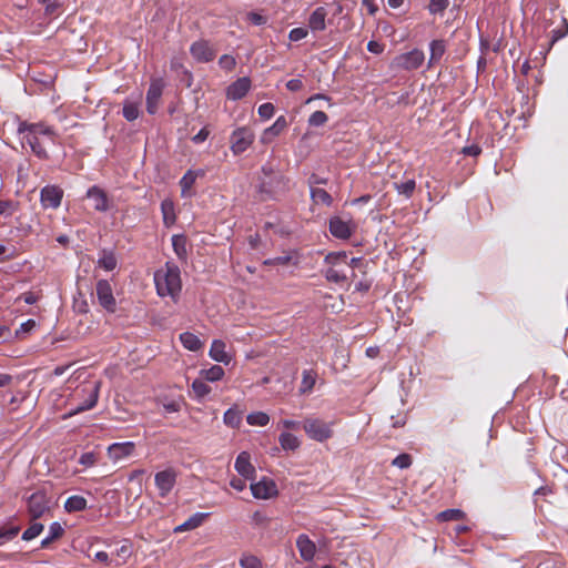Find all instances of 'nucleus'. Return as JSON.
<instances>
[{
  "mask_svg": "<svg viewBox=\"0 0 568 568\" xmlns=\"http://www.w3.org/2000/svg\"><path fill=\"white\" fill-rule=\"evenodd\" d=\"M17 132L22 148L28 145L32 154L43 161L50 158L47 146L50 144L55 145L59 140V134L53 126L44 122L19 121Z\"/></svg>",
  "mask_w": 568,
  "mask_h": 568,
  "instance_id": "1",
  "label": "nucleus"
},
{
  "mask_svg": "<svg viewBox=\"0 0 568 568\" xmlns=\"http://www.w3.org/2000/svg\"><path fill=\"white\" fill-rule=\"evenodd\" d=\"M156 292L160 296H171L175 300L182 288L180 268L171 263H166L163 270L154 274Z\"/></svg>",
  "mask_w": 568,
  "mask_h": 568,
  "instance_id": "2",
  "label": "nucleus"
},
{
  "mask_svg": "<svg viewBox=\"0 0 568 568\" xmlns=\"http://www.w3.org/2000/svg\"><path fill=\"white\" fill-rule=\"evenodd\" d=\"M334 423H326L320 418H306L303 428L306 435L316 442L323 443L333 436Z\"/></svg>",
  "mask_w": 568,
  "mask_h": 568,
  "instance_id": "3",
  "label": "nucleus"
},
{
  "mask_svg": "<svg viewBox=\"0 0 568 568\" xmlns=\"http://www.w3.org/2000/svg\"><path fill=\"white\" fill-rule=\"evenodd\" d=\"M28 514L32 520L43 517L50 511V498L43 489L34 491L27 499Z\"/></svg>",
  "mask_w": 568,
  "mask_h": 568,
  "instance_id": "4",
  "label": "nucleus"
},
{
  "mask_svg": "<svg viewBox=\"0 0 568 568\" xmlns=\"http://www.w3.org/2000/svg\"><path fill=\"white\" fill-rule=\"evenodd\" d=\"M425 60V54L419 49L398 54L394 58L392 65L396 69L412 71L418 69Z\"/></svg>",
  "mask_w": 568,
  "mask_h": 568,
  "instance_id": "5",
  "label": "nucleus"
},
{
  "mask_svg": "<svg viewBox=\"0 0 568 568\" xmlns=\"http://www.w3.org/2000/svg\"><path fill=\"white\" fill-rule=\"evenodd\" d=\"M100 384L99 383H89L82 386L81 393L84 396V400L79 404L74 409H72L69 415H77L82 412L89 410L93 408L99 399Z\"/></svg>",
  "mask_w": 568,
  "mask_h": 568,
  "instance_id": "6",
  "label": "nucleus"
},
{
  "mask_svg": "<svg viewBox=\"0 0 568 568\" xmlns=\"http://www.w3.org/2000/svg\"><path fill=\"white\" fill-rule=\"evenodd\" d=\"M254 141L251 129L243 126L236 129L231 135V150L235 155L245 152Z\"/></svg>",
  "mask_w": 568,
  "mask_h": 568,
  "instance_id": "7",
  "label": "nucleus"
},
{
  "mask_svg": "<svg viewBox=\"0 0 568 568\" xmlns=\"http://www.w3.org/2000/svg\"><path fill=\"white\" fill-rule=\"evenodd\" d=\"M95 293L99 304L109 313H114L116 301L113 296V290L108 280H99L95 286Z\"/></svg>",
  "mask_w": 568,
  "mask_h": 568,
  "instance_id": "8",
  "label": "nucleus"
},
{
  "mask_svg": "<svg viewBox=\"0 0 568 568\" xmlns=\"http://www.w3.org/2000/svg\"><path fill=\"white\" fill-rule=\"evenodd\" d=\"M193 59L200 63H207L215 59L216 51L207 40L200 39L190 47Z\"/></svg>",
  "mask_w": 568,
  "mask_h": 568,
  "instance_id": "9",
  "label": "nucleus"
},
{
  "mask_svg": "<svg viewBox=\"0 0 568 568\" xmlns=\"http://www.w3.org/2000/svg\"><path fill=\"white\" fill-rule=\"evenodd\" d=\"M63 197V190L58 185H47L40 192V201L44 209H58Z\"/></svg>",
  "mask_w": 568,
  "mask_h": 568,
  "instance_id": "10",
  "label": "nucleus"
},
{
  "mask_svg": "<svg viewBox=\"0 0 568 568\" xmlns=\"http://www.w3.org/2000/svg\"><path fill=\"white\" fill-rule=\"evenodd\" d=\"M155 486L161 497L168 496L176 483V471L173 468L161 470L154 476Z\"/></svg>",
  "mask_w": 568,
  "mask_h": 568,
  "instance_id": "11",
  "label": "nucleus"
},
{
  "mask_svg": "<svg viewBox=\"0 0 568 568\" xmlns=\"http://www.w3.org/2000/svg\"><path fill=\"white\" fill-rule=\"evenodd\" d=\"M164 83L162 79L152 80L146 92V111L155 114L163 93Z\"/></svg>",
  "mask_w": 568,
  "mask_h": 568,
  "instance_id": "12",
  "label": "nucleus"
},
{
  "mask_svg": "<svg viewBox=\"0 0 568 568\" xmlns=\"http://www.w3.org/2000/svg\"><path fill=\"white\" fill-rule=\"evenodd\" d=\"M252 494L257 499H267L277 494L276 485L273 480L263 478L251 485Z\"/></svg>",
  "mask_w": 568,
  "mask_h": 568,
  "instance_id": "13",
  "label": "nucleus"
},
{
  "mask_svg": "<svg viewBox=\"0 0 568 568\" xmlns=\"http://www.w3.org/2000/svg\"><path fill=\"white\" fill-rule=\"evenodd\" d=\"M234 467L236 471L244 477V479H254L255 477V468L251 464V455L247 452H241L236 459Z\"/></svg>",
  "mask_w": 568,
  "mask_h": 568,
  "instance_id": "14",
  "label": "nucleus"
},
{
  "mask_svg": "<svg viewBox=\"0 0 568 568\" xmlns=\"http://www.w3.org/2000/svg\"><path fill=\"white\" fill-rule=\"evenodd\" d=\"M251 89V80L246 77L240 78L231 83L226 89V97L230 100H240L244 98Z\"/></svg>",
  "mask_w": 568,
  "mask_h": 568,
  "instance_id": "15",
  "label": "nucleus"
},
{
  "mask_svg": "<svg viewBox=\"0 0 568 568\" xmlns=\"http://www.w3.org/2000/svg\"><path fill=\"white\" fill-rule=\"evenodd\" d=\"M329 232L336 239L347 240L353 234V227L339 216H333L329 220Z\"/></svg>",
  "mask_w": 568,
  "mask_h": 568,
  "instance_id": "16",
  "label": "nucleus"
},
{
  "mask_svg": "<svg viewBox=\"0 0 568 568\" xmlns=\"http://www.w3.org/2000/svg\"><path fill=\"white\" fill-rule=\"evenodd\" d=\"M87 197L93 202L94 210L99 212H105L109 210L106 193L99 186H91L87 192Z\"/></svg>",
  "mask_w": 568,
  "mask_h": 568,
  "instance_id": "17",
  "label": "nucleus"
},
{
  "mask_svg": "<svg viewBox=\"0 0 568 568\" xmlns=\"http://www.w3.org/2000/svg\"><path fill=\"white\" fill-rule=\"evenodd\" d=\"M134 448H135V445L132 442L114 443L109 446L108 454L112 460L118 462L122 458H125V457L132 455L134 452Z\"/></svg>",
  "mask_w": 568,
  "mask_h": 568,
  "instance_id": "18",
  "label": "nucleus"
},
{
  "mask_svg": "<svg viewBox=\"0 0 568 568\" xmlns=\"http://www.w3.org/2000/svg\"><path fill=\"white\" fill-rule=\"evenodd\" d=\"M318 379L317 371L307 368L302 372V381L298 387L300 395H308L313 392Z\"/></svg>",
  "mask_w": 568,
  "mask_h": 568,
  "instance_id": "19",
  "label": "nucleus"
},
{
  "mask_svg": "<svg viewBox=\"0 0 568 568\" xmlns=\"http://www.w3.org/2000/svg\"><path fill=\"white\" fill-rule=\"evenodd\" d=\"M296 547L298 549V552L301 555V557L306 560V561H310L314 558L315 556V551H316V546L315 544L308 538L307 535H300L297 540H296Z\"/></svg>",
  "mask_w": 568,
  "mask_h": 568,
  "instance_id": "20",
  "label": "nucleus"
},
{
  "mask_svg": "<svg viewBox=\"0 0 568 568\" xmlns=\"http://www.w3.org/2000/svg\"><path fill=\"white\" fill-rule=\"evenodd\" d=\"M393 187L399 195H403L405 199H410L416 190V181L414 178H408L407 172H405L400 181L393 183Z\"/></svg>",
  "mask_w": 568,
  "mask_h": 568,
  "instance_id": "21",
  "label": "nucleus"
},
{
  "mask_svg": "<svg viewBox=\"0 0 568 568\" xmlns=\"http://www.w3.org/2000/svg\"><path fill=\"white\" fill-rule=\"evenodd\" d=\"M327 11L324 7H317L308 18V27L312 31H323L326 28Z\"/></svg>",
  "mask_w": 568,
  "mask_h": 568,
  "instance_id": "22",
  "label": "nucleus"
},
{
  "mask_svg": "<svg viewBox=\"0 0 568 568\" xmlns=\"http://www.w3.org/2000/svg\"><path fill=\"white\" fill-rule=\"evenodd\" d=\"M207 517H209V514L195 513L186 521L176 526L174 528V532H184V531L193 530V529L200 527Z\"/></svg>",
  "mask_w": 568,
  "mask_h": 568,
  "instance_id": "23",
  "label": "nucleus"
},
{
  "mask_svg": "<svg viewBox=\"0 0 568 568\" xmlns=\"http://www.w3.org/2000/svg\"><path fill=\"white\" fill-rule=\"evenodd\" d=\"M210 356L214 361H216L219 363H224V364H227L231 359L229 354L225 352V343L220 339L213 341L211 348H210Z\"/></svg>",
  "mask_w": 568,
  "mask_h": 568,
  "instance_id": "24",
  "label": "nucleus"
},
{
  "mask_svg": "<svg viewBox=\"0 0 568 568\" xmlns=\"http://www.w3.org/2000/svg\"><path fill=\"white\" fill-rule=\"evenodd\" d=\"M161 212H162V216H163V224L166 227H171L176 221L175 207H174L173 201L170 199L163 200L161 203Z\"/></svg>",
  "mask_w": 568,
  "mask_h": 568,
  "instance_id": "25",
  "label": "nucleus"
},
{
  "mask_svg": "<svg viewBox=\"0 0 568 568\" xmlns=\"http://www.w3.org/2000/svg\"><path fill=\"white\" fill-rule=\"evenodd\" d=\"M187 237L184 234H175L172 236L173 251L181 261L187 258Z\"/></svg>",
  "mask_w": 568,
  "mask_h": 568,
  "instance_id": "26",
  "label": "nucleus"
},
{
  "mask_svg": "<svg viewBox=\"0 0 568 568\" xmlns=\"http://www.w3.org/2000/svg\"><path fill=\"white\" fill-rule=\"evenodd\" d=\"M430 57L428 61V65L432 67L440 61L445 51L446 44L444 40H433L429 43Z\"/></svg>",
  "mask_w": 568,
  "mask_h": 568,
  "instance_id": "27",
  "label": "nucleus"
},
{
  "mask_svg": "<svg viewBox=\"0 0 568 568\" xmlns=\"http://www.w3.org/2000/svg\"><path fill=\"white\" fill-rule=\"evenodd\" d=\"M284 130V116H278L275 123L264 130L261 141L264 144L271 143L273 139Z\"/></svg>",
  "mask_w": 568,
  "mask_h": 568,
  "instance_id": "28",
  "label": "nucleus"
},
{
  "mask_svg": "<svg viewBox=\"0 0 568 568\" xmlns=\"http://www.w3.org/2000/svg\"><path fill=\"white\" fill-rule=\"evenodd\" d=\"M311 199L316 205H325L331 206L333 204L332 195L321 187H312L311 189Z\"/></svg>",
  "mask_w": 568,
  "mask_h": 568,
  "instance_id": "29",
  "label": "nucleus"
},
{
  "mask_svg": "<svg viewBox=\"0 0 568 568\" xmlns=\"http://www.w3.org/2000/svg\"><path fill=\"white\" fill-rule=\"evenodd\" d=\"M205 172L203 170H189L186 173L182 176L180 181V185L182 189V195H185V193L194 185L196 179L199 176H204Z\"/></svg>",
  "mask_w": 568,
  "mask_h": 568,
  "instance_id": "30",
  "label": "nucleus"
},
{
  "mask_svg": "<svg viewBox=\"0 0 568 568\" xmlns=\"http://www.w3.org/2000/svg\"><path fill=\"white\" fill-rule=\"evenodd\" d=\"M88 501L84 497L79 495H73L69 497L64 504V509L68 513H77L82 511L87 508Z\"/></svg>",
  "mask_w": 568,
  "mask_h": 568,
  "instance_id": "31",
  "label": "nucleus"
},
{
  "mask_svg": "<svg viewBox=\"0 0 568 568\" xmlns=\"http://www.w3.org/2000/svg\"><path fill=\"white\" fill-rule=\"evenodd\" d=\"M182 345L192 352H196L202 347L201 339L193 333L184 332L180 335Z\"/></svg>",
  "mask_w": 568,
  "mask_h": 568,
  "instance_id": "32",
  "label": "nucleus"
},
{
  "mask_svg": "<svg viewBox=\"0 0 568 568\" xmlns=\"http://www.w3.org/2000/svg\"><path fill=\"white\" fill-rule=\"evenodd\" d=\"M439 523L464 520L466 514L460 509H446L435 516Z\"/></svg>",
  "mask_w": 568,
  "mask_h": 568,
  "instance_id": "33",
  "label": "nucleus"
},
{
  "mask_svg": "<svg viewBox=\"0 0 568 568\" xmlns=\"http://www.w3.org/2000/svg\"><path fill=\"white\" fill-rule=\"evenodd\" d=\"M63 534L62 526L58 521L52 523L49 527V536L41 541V547L47 548L52 541L61 538Z\"/></svg>",
  "mask_w": 568,
  "mask_h": 568,
  "instance_id": "34",
  "label": "nucleus"
},
{
  "mask_svg": "<svg viewBox=\"0 0 568 568\" xmlns=\"http://www.w3.org/2000/svg\"><path fill=\"white\" fill-rule=\"evenodd\" d=\"M122 114L126 121L132 122L136 120L140 115L139 102L125 100L123 103Z\"/></svg>",
  "mask_w": 568,
  "mask_h": 568,
  "instance_id": "35",
  "label": "nucleus"
},
{
  "mask_svg": "<svg viewBox=\"0 0 568 568\" xmlns=\"http://www.w3.org/2000/svg\"><path fill=\"white\" fill-rule=\"evenodd\" d=\"M116 257L112 251L103 250L101 257L98 261L100 267L105 271H113L116 267Z\"/></svg>",
  "mask_w": 568,
  "mask_h": 568,
  "instance_id": "36",
  "label": "nucleus"
},
{
  "mask_svg": "<svg viewBox=\"0 0 568 568\" xmlns=\"http://www.w3.org/2000/svg\"><path fill=\"white\" fill-rule=\"evenodd\" d=\"M325 278L328 282L339 284V283L347 281L348 276L343 268L334 266V267H327L325 270Z\"/></svg>",
  "mask_w": 568,
  "mask_h": 568,
  "instance_id": "37",
  "label": "nucleus"
},
{
  "mask_svg": "<svg viewBox=\"0 0 568 568\" xmlns=\"http://www.w3.org/2000/svg\"><path fill=\"white\" fill-rule=\"evenodd\" d=\"M223 422L226 426L239 428L242 422V415L234 408H229L223 416Z\"/></svg>",
  "mask_w": 568,
  "mask_h": 568,
  "instance_id": "38",
  "label": "nucleus"
},
{
  "mask_svg": "<svg viewBox=\"0 0 568 568\" xmlns=\"http://www.w3.org/2000/svg\"><path fill=\"white\" fill-rule=\"evenodd\" d=\"M201 376L209 382H217L224 376V369L220 365H213L200 372Z\"/></svg>",
  "mask_w": 568,
  "mask_h": 568,
  "instance_id": "39",
  "label": "nucleus"
},
{
  "mask_svg": "<svg viewBox=\"0 0 568 568\" xmlns=\"http://www.w3.org/2000/svg\"><path fill=\"white\" fill-rule=\"evenodd\" d=\"M324 262L328 267H338L342 264H347V254L345 252H332L325 256Z\"/></svg>",
  "mask_w": 568,
  "mask_h": 568,
  "instance_id": "40",
  "label": "nucleus"
},
{
  "mask_svg": "<svg viewBox=\"0 0 568 568\" xmlns=\"http://www.w3.org/2000/svg\"><path fill=\"white\" fill-rule=\"evenodd\" d=\"M192 390L196 399L201 400L211 393V387L202 379H194L192 383Z\"/></svg>",
  "mask_w": 568,
  "mask_h": 568,
  "instance_id": "41",
  "label": "nucleus"
},
{
  "mask_svg": "<svg viewBox=\"0 0 568 568\" xmlns=\"http://www.w3.org/2000/svg\"><path fill=\"white\" fill-rule=\"evenodd\" d=\"M246 422L250 425H254V426H265L268 424L270 417L267 414H265L263 412H256V413L248 414L246 417Z\"/></svg>",
  "mask_w": 568,
  "mask_h": 568,
  "instance_id": "42",
  "label": "nucleus"
},
{
  "mask_svg": "<svg viewBox=\"0 0 568 568\" xmlns=\"http://www.w3.org/2000/svg\"><path fill=\"white\" fill-rule=\"evenodd\" d=\"M43 530V525L40 523H33L30 525L28 529H26L22 534L23 540H32L38 537Z\"/></svg>",
  "mask_w": 568,
  "mask_h": 568,
  "instance_id": "43",
  "label": "nucleus"
},
{
  "mask_svg": "<svg viewBox=\"0 0 568 568\" xmlns=\"http://www.w3.org/2000/svg\"><path fill=\"white\" fill-rule=\"evenodd\" d=\"M242 568H262L261 560L253 555H243L240 559Z\"/></svg>",
  "mask_w": 568,
  "mask_h": 568,
  "instance_id": "44",
  "label": "nucleus"
},
{
  "mask_svg": "<svg viewBox=\"0 0 568 568\" xmlns=\"http://www.w3.org/2000/svg\"><path fill=\"white\" fill-rule=\"evenodd\" d=\"M328 121V116L324 111H315L308 118L311 126H322Z\"/></svg>",
  "mask_w": 568,
  "mask_h": 568,
  "instance_id": "45",
  "label": "nucleus"
},
{
  "mask_svg": "<svg viewBox=\"0 0 568 568\" xmlns=\"http://www.w3.org/2000/svg\"><path fill=\"white\" fill-rule=\"evenodd\" d=\"M19 526L2 527L0 529V545L6 542L7 540L14 538L19 534Z\"/></svg>",
  "mask_w": 568,
  "mask_h": 568,
  "instance_id": "46",
  "label": "nucleus"
},
{
  "mask_svg": "<svg viewBox=\"0 0 568 568\" xmlns=\"http://www.w3.org/2000/svg\"><path fill=\"white\" fill-rule=\"evenodd\" d=\"M449 6V0H430L428 10L432 14L443 13Z\"/></svg>",
  "mask_w": 568,
  "mask_h": 568,
  "instance_id": "47",
  "label": "nucleus"
},
{
  "mask_svg": "<svg viewBox=\"0 0 568 568\" xmlns=\"http://www.w3.org/2000/svg\"><path fill=\"white\" fill-rule=\"evenodd\" d=\"M18 209V203L10 200H0V215L13 214Z\"/></svg>",
  "mask_w": 568,
  "mask_h": 568,
  "instance_id": "48",
  "label": "nucleus"
},
{
  "mask_svg": "<svg viewBox=\"0 0 568 568\" xmlns=\"http://www.w3.org/2000/svg\"><path fill=\"white\" fill-rule=\"evenodd\" d=\"M219 65L221 69H223L225 71H232L236 65L235 58L230 54H223L219 59Z\"/></svg>",
  "mask_w": 568,
  "mask_h": 568,
  "instance_id": "49",
  "label": "nucleus"
},
{
  "mask_svg": "<svg viewBox=\"0 0 568 568\" xmlns=\"http://www.w3.org/2000/svg\"><path fill=\"white\" fill-rule=\"evenodd\" d=\"M393 466H396L400 469L408 468L412 465V456L408 454H399L393 462Z\"/></svg>",
  "mask_w": 568,
  "mask_h": 568,
  "instance_id": "50",
  "label": "nucleus"
},
{
  "mask_svg": "<svg viewBox=\"0 0 568 568\" xmlns=\"http://www.w3.org/2000/svg\"><path fill=\"white\" fill-rule=\"evenodd\" d=\"M551 41L556 42L568 34V21L562 19V23L559 28L552 30Z\"/></svg>",
  "mask_w": 568,
  "mask_h": 568,
  "instance_id": "51",
  "label": "nucleus"
},
{
  "mask_svg": "<svg viewBox=\"0 0 568 568\" xmlns=\"http://www.w3.org/2000/svg\"><path fill=\"white\" fill-rule=\"evenodd\" d=\"M44 14L50 18L54 19L61 14V4L59 2H51L45 6Z\"/></svg>",
  "mask_w": 568,
  "mask_h": 568,
  "instance_id": "52",
  "label": "nucleus"
},
{
  "mask_svg": "<svg viewBox=\"0 0 568 568\" xmlns=\"http://www.w3.org/2000/svg\"><path fill=\"white\" fill-rule=\"evenodd\" d=\"M274 105L271 102H266L258 106V114L262 119L268 120L274 115Z\"/></svg>",
  "mask_w": 568,
  "mask_h": 568,
  "instance_id": "53",
  "label": "nucleus"
},
{
  "mask_svg": "<svg viewBox=\"0 0 568 568\" xmlns=\"http://www.w3.org/2000/svg\"><path fill=\"white\" fill-rule=\"evenodd\" d=\"M79 463L85 467H91L97 463V455L93 452H88L81 455Z\"/></svg>",
  "mask_w": 568,
  "mask_h": 568,
  "instance_id": "54",
  "label": "nucleus"
},
{
  "mask_svg": "<svg viewBox=\"0 0 568 568\" xmlns=\"http://www.w3.org/2000/svg\"><path fill=\"white\" fill-rule=\"evenodd\" d=\"M40 300V295L34 292H26L18 297V301H23L26 304L32 305Z\"/></svg>",
  "mask_w": 568,
  "mask_h": 568,
  "instance_id": "55",
  "label": "nucleus"
},
{
  "mask_svg": "<svg viewBox=\"0 0 568 568\" xmlns=\"http://www.w3.org/2000/svg\"><path fill=\"white\" fill-rule=\"evenodd\" d=\"M308 31L305 28H295L291 30L288 38L291 41H300L307 36Z\"/></svg>",
  "mask_w": 568,
  "mask_h": 568,
  "instance_id": "56",
  "label": "nucleus"
},
{
  "mask_svg": "<svg viewBox=\"0 0 568 568\" xmlns=\"http://www.w3.org/2000/svg\"><path fill=\"white\" fill-rule=\"evenodd\" d=\"M302 254L298 251L286 252V266L290 264L298 265L301 263Z\"/></svg>",
  "mask_w": 568,
  "mask_h": 568,
  "instance_id": "57",
  "label": "nucleus"
},
{
  "mask_svg": "<svg viewBox=\"0 0 568 568\" xmlns=\"http://www.w3.org/2000/svg\"><path fill=\"white\" fill-rule=\"evenodd\" d=\"M252 520L256 526H265L271 523V520L267 519V517L261 511H255L253 514Z\"/></svg>",
  "mask_w": 568,
  "mask_h": 568,
  "instance_id": "58",
  "label": "nucleus"
},
{
  "mask_svg": "<svg viewBox=\"0 0 568 568\" xmlns=\"http://www.w3.org/2000/svg\"><path fill=\"white\" fill-rule=\"evenodd\" d=\"M385 49V45L381 42H377V41H369L367 43V50L372 53H375V54H381Z\"/></svg>",
  "mask_w": 568,
  "mask_h": 568,
  "instance_id": "59",
  "label": "nucleus"
},
{
  "mask_svg": "<svg viewBox=\"0 0 568 568\" xmlns=\"http://www.w3.org/2000/svg\"><path fill=\"white\" fill-rule=\"evenodd\" d=\"M463 153L469 156H477L481 153V148L477 144L467 145L463 149Z\"/></svg>",
  "mask_w": 568,
  "mask_h": 568,
  "instance_id": "60",
  "label": "nucleus"
},
{
  "mask_svg": "<svg viewBox=\"0 0 568 568\" xmlns=\"http://www.w3.org/2000/svg\"><path fill=\"white\" fill-rule=\"evenodd\" d=\"M210 135V131L206 129V128H202L197 134H195L193 138H192V141L195 143V144H200L202 142H204L207 136Z\"/></svg>",
  "mask_w": 568,
  "mask_h": 568,
  "instance_id": "61",
  "label": "nucleus"
},
{
  "mask_svg": "<svg viewBox=\"0 0 568 568\" xmlns=\"http://www.w3.org/2000/svg\"><path fill=\"white\" fill-rule=\"evenodd\" d=\"M300 445L301 442L296 436L286 433V449H295L300 447Z\"/></svg>",
  "mask_w": 568,
  "mask_h": 568,
  "instance_id": "62",
  "label": "nucleus"
},
{
  "mask_svg": "<svg viewBox=\"0 0 568 568\" xmlns=\"http://www.w3.org/2000/svg\"><path fill=\"white\" fill-rule=\"evenodd\" d=\"M230 486L232 488H234L235 490L237 491H242L245 489L246 487V483H245V479H242V478H237V477H233L231 480H230Z\"/></svg>",
  "mask_w": 568,
  "mask_h": 568,
  "instance_id": "63",
  "label": "nucleus"
},
{
  "mask_svg": "<svg viewBox=\"0 0 568 568\" xmlns=\"http://www.w3.org/2000/svg\"><path fill=\"white\" fill-rule=\"evenodd\" d=\"M247 20L255 26H261V24L265 23V18L256 12H250L247 14Z\"/></svg>",
  "mask_w": 568,
  "mask_h": 568,
  "instance_id": "64",
  "label": "nucleus"
}]
</instances>
